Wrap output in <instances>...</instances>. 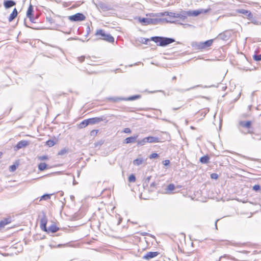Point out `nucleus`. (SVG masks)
Returning <instances> with one entry per match:
<instances>
[{
    "mask_svg": "<svg viewBox=\"0 0 261 261\" xmlns=\"http://www.w3.org/2000/svg\"><path fill=\"white\" fill-rule=\"evenodd\" d=\"M252 189L255 191H257L260 189V186L258 185H255L253 187Z\"/></svg>",
    "mask_w": 261,
    "mask_h": 261,
    "instance_id": "obj_36",
    "label": "nucleus"
},
{
    "mask_svg": "<svg viewBox=\"0 0 261 261\" xmlns=\"http://www.w3.org/2000/svg\"><path fill=\"white\" fill-rule=\"evenodd\" d=\"M46 144L48 146L52 147L55 144V143L54 140H49L46 142Z\"/></svg>",
    "mask_w": 261,
    "mask_h": 261,
    "instance_id": "obj_31",
    "label": "nucleus"
},
{
    "mask_svg": "<svg viewBox=\"0 0 261 261\" xmlns=\"http://www.w3.org/2000/svg\"><path fill=\"white\" fill-rule=\"evenodd\" d=\"M38 159L40 161H43V160H47L48 157L46 155H43V156H40L38 157Z\"/></svg>",
    "mask_w": 261,
    "mask_h": 261,
    "instance_id": "obj_38",
    "label": "nucleus"
},
{
    "mask_svg": "<svg viewBox=\"0 0 261 261\" xmlns=\"http://www.w3.org/2000/svg\"><path fill=\"white\" fill-rule=\"evenodd\" d=\"M85 60V57L84 56H82V57H79L78 58V60L80 62H83Z\"/></svg>",
    "mask_w": 261,
    "mask_h": 261,
    "instance_id": "obj_43",
    "label": "nucleus"
},
{
    "mask_svg": "<svg viewBox=\"0 0 261 261\" xmlns=\"http://www.w3.org/2000/svg\"><path fill=\"white\" fill-rule=\"evenodd\" d=\"M211 177L212 179H217L218 178V175L217 173H212L211 174Z\"/></svg>",
    "mask_w": 261,
    "mask_h": 261,
    "instance_id": "obj_35",
    "label": "nucleus"
},
{
    "mask_svg": "<svg viewBox=\"0 0 261 261\" xmlns=\"http://www.w3.org/2000/svg\"><path fill=\"white\" fill-rule=\"evenodd\" d=\"M159 254V253L158 252H148L142 257V258L146 260H149L156 256Z\"/></svg>",
    "mask_w": 261,
    "mask_h": 261,
    "instance_id": "obj_9",
    "label": "nucleus"
},
{
    "mask_svg": "<svg viewBox=\"0 0 261 261\" xmlns=\"http://www.w3.org/2000/svg\"><path fill=\"white\" fill-rule=\"evenodd\" d=\"M97 145V144H95V146H96Z\"/></svg>",
    "mask_w": 261,
    "mask_h": 261,
    "instance_id": "obj_58",
    "label": "nucleus"
},
{
    "mask_svg": "<svg viewBox=\"0 0 261 261\" xmlns=\"http://www.w3.org/2000/svg\"><path fill=\"white\" fill-rule=\"evenodd\" d=\"M155 184L154 182H152L151 184L150 185V187H154L155 186Z\"/></svg>",
    "mask_w": 261,
    "mask_h": 261,
    "instance_id": "obj_50",
    "label": "nucleus"
},
{
    "mask_svg": "<svg viewBox=\"0 0 261 261\" xmlns=\"http://www.w3.org/2000/svg\"><path fill=\"white\" fill-rule=\"evenodd\" d=\"M136 138H137V137H132V143L136 142H137Z\"/></svg>",
    "mask_w": 261,
    "mask_h": 261,
    "instance_id": "obj_45",
    "label": "nucleus"
},
{
    "mask_svg": "<svg viewBox=\"0 0 261 261\" xmlns=\"http://www.w3.org/2000/svg\"><path fill=\"white\" fill-rule=\"evenodd\" d=\"M95 36H99V39H102L109 42H113L114 38L110 34H106L103 30H97L95 33Z\"/></svg>",
    "mask_w": 261,
    "mask_h": 261,
    "instance_id": "obj_2",
    "label": "nucleus"
},
{
    "mask_svg": "<svg viewBox=\"0 0 261 261\" xmlns=\"http://www.w3.org/2000/svg\"><path fill=\"white\" fill-rule=\"evenodd\" d=\"M175 189V186L173 184H169L166 188V193H170L171 191Z\"/></svg>",
    "mask_w": 261,
    "mask_h": 261,
    "instance_id": "obj_26",
    "label": "nucleus"
},
{
    "mask_svg": "<svg viewBox=\"0 0 261 261\" xmlns=\"http://www.w3.org/2000/svg\"><path fill=\"white\" fill-rule=\"evenodd\" d=\"M150 40L159 43V45L161 46H165L175 42V40L173 38L158 36L152 37Z\"/></svg>",
    "mask_w": 261,
    "mask_h": 261,
    "instance_id": "obj_1",
    "label": "nucleus"
},
{
    "mask_svg": "<svg viewBox=\"0 0 261 261\" xmlns=\"http://www.w3.org/2000/svg\"><path fill=\"white\" fill-rule=\"evenodd\" d=\"M138 249V247H137V246L136 245V244H133V245H132V250H133V251H132V253H135V250H137Z\"/></svg>",
    "mask_w": 261,
    "mask_h": 261,
    "instance_id": "obj_39",
    "label": "nucleus"
},
{
    "mask_svg": "<svg viewBox=\"0 0 261 261\" xmlns=\"http://www.w3.org/2000/svg\"><path fill=\"white\" fill-rule=\"evenodd\" d=\"M240 125L242 127L249 128L251 126V122L250 121H240Z\"/></svg>",
    "mask_w": 261,
    "mask_h": 261,
    "instance_id": "obj_21",
    "label": "nucleus"
},
{
    "mask_svg": "<svg viewBox=\"0 0 261 261\" xmlns=\"http://www.w3.org/2000/svg\"><path fill=\"white\" fill-rule=\"evenodd\" d=\"M147 139L148 141V143H156V142H160V139L158 137L149 136V137H147Z\"/></svg>",
    "mask_w": 261,
    "mask_h": 261,
    "instance_id": "obj_18",
    "label": "nucleus"
},
{
    "mask_svg": "<svg viewBox=\"0 0 261 261\" xmlns=\"http://www.w3.org/2000/svg\"><path fill=\"white\" fill-rule=\"evenodd\" d=\"M18 12L16 8H14L12 11V12L11 13V14L9 16V17L8 18L9 21L11 22L17 16Z\"/></svg>",
    "mask_w": 261,
    "mask_h": 261,
    "instance_id": "obj_14",
    "label": "nucleus"
},
{
    "mask_svg": "<svg viewBox=\"0 0 261 261\" xmlns=\"http://www.w3.org/2000/svg\"><path fill=\"white\" fill-rule=\"evenodd\" d=\"M40 227L42 230L47 231L46 224L47 222V218L44 214H43L40 219Z\"/></svg>",
    "mask_w": 261,
    "mask_h": 261,
    "instance_id": "obj_6",
    "label": "nucleus"
},
{
    "mask_svg": "<svg viewBox=\"0 0 261 261\" xmlns=\"http://www.w3.org/2000/svg\"><path fill=\"white\" fill-rule=\"evenodd\" d=\"M191 45L193 47H194L195 49H204L203 46V43L202 42H194L192 43Z\"/></svg>",
    "mask_w": 261,
    "mask_h": 261,
    "instance_id": "obj_16",
    "label": "nucleus"
},
{
    "mask_svg": "<svg viewBox=\"0 0 261 261\" xmlns=\"http://www.w3.org/2000/svg\"><path fill=\"white\" fill-rule=\"evenodd\" d=\"M208 11V10L200 9L195 11H186L187 16H197L201 13H205Z\"/></svg>",
    "mask_w": 261,
    "mask_h": 261,
    "instance_id": "obj_4",
    "label": "nucleus"
},
{
    "mask_svg": "<svg viewBox=\"0 0 261 261\" xmlns=\"http://www.w3.org/2000/svg\"><path fill=\"white\" fill-rule=\"evenodd\" d=\"M162 15L163 16H168L170 17V19L169 20H167V21L170 22H174V20H173L172 19L173 18H174L175 13L165 12L164 13H162Z\"/></svg>",
    "mask_w": 261,
    "mask_h": 261,
    "instance_id": "obj_12",
    "label": "nucleus"
},
{
    "mask_svg": "<svg viewBox=\"0 0 261 261\" xmlns=\"http://www.w3.org/2000/svg\"><path fill=\"white\" fill-rule=\"evenodd\" d=\"M147 138L145 137L141 140H137V145L138 146H143V145H145L146 143H148V141H147Z\"/></svg>",
    "mask_w": 261,
    "mask_h": 261,
    "instance_id": "obj_22",
    "label": "nucleus"
},
{
    "mask_svg": "<svg viewBox=\"0 0 261 261\" xmlns=\"http://www.w3.org/2000/svg\"><path fill=\"white\" fill-rule=\"evenodd\" d=\"M199 161L202 164H207L210 162V157L207 155H204L200 158Z\"/></svg>",
    "mask_w": 261,
    "mask_h": 261,
    "instance_id": "obj_19",
    "label": "nucleus"
},
{
    "mask_svg": "<svg viewBox=\"0 0 261 261\" xmlns=\"http://www.w3.org/2000/svg\"><path fill=\"white\" fill-rule=\"evenodd\" d=\"M178 108H173V110H177Z\"/></svg>",
    "mask_w": 261,
    "mask_h": 261,
    "instance_id": "obj_55",
    "label": "nucleus"
},
{
    "mask_svg": "<svg viewBox=\"0 0 261 261\" xmlns=\"http://www.w3.org/2000/svg\"><path fill=\"white\" fill-rule=\"evenodd\" d=\"M136 180L135 176L132 174V182H135Z\"/></svg>",
    "mask_w": 261,
    "mask_h": 261,
    "instance_id": "obj_47",
    "label": "nucleus"
},
{
    "mask_svg": "<svg viewBox=\"0 0 261 261\" xmlns=\"http://www.w3.org/2000/svg\"><path fill=\"white\" fill-rule=\"evenodd\" d=\"M124 132L125 133H130V129L129 128H126L124 129Z\"/></svg>",
    "mask_w": 261,
    "mask_h": 261,
    "instance_id": "obj_46",
    "label": "nucleus"
},
{
    "mask_svg": "<svg viewBox=\"0 0 261 261\" xmlns=\"http://www.w3.org/2000/svg\"><path fill=\"white\" fill-rule=\"evenodd\" d=\"M10 223V220L9 218L5 219L3 220L0 221V228L4 227L6 225Z\"/></svg>",
    "mask_w": 261,
    "mask_h": 261,
    "instance_id": "obj_23",
    "label": "nucleus"
},
{
    "mask_svg": "<svg viewBox=\"0 0 261 261\" xmlns=\"http://www.w3.org/2000/svg\"><path fill=\"white\" fill-rule=\"evenodd\" d=\"M253 59L255 61H260L261 60V54L260 55H254L253 56Z\"/></svg>",
    "mask_w": 261,
    "mask_h": 261,
    "instance_id": "obj_32",
    "label": "nucleus"
},
{
    "mask_svg": "<svg viewBox=\"0 0 261 261\" xmlns=\"http://www.w3.org/2000/svg\"><path fill=\"white\" fill-rule=\"evenodd\" d=\"M66 152H67L66 149H63L59 152L58 154L59 155H63V154H65Z\"/></svg>",
    "mask_w": 261,
    "mask_h": 261,
    "instance_id": "obj_40",
    "label": "nucleus"
},
{
    "mask_svg": "<svg viewBox=\"0 0 261 261\" xmlns=\"http://www.w3.org/2000/svg\"><path fill=\"white\" fill-rule=\"evenodd\" d=\"M47 165L45 163H41L38 165V169L40 171H43L46 168Z\"/></svg>",
    "mask_w": 261,
    "mask_h": 261,
    "instance_id": "obj_27",
    "label": "nucleus"
},
{
    "mask_svg": "<svg viewBox=\"0 0 261 261\" xmlns=\"http://www.w3.org/2000/svg\"><path fill=\"white\" fill-rule=\"evenodd\" d=\"M15 5V2L12 0H6L4 2V6L6 9L10 8Z\"/></svg>",
    "mask_w": 261,
    "mask_h": 261,
    "instance_id": "obj_10",
    "label": "nucleus"
},
{
    "mask_svg": "<svg viewBox=\"0 0 261 261\" xmlns=\"http://www.w3.org/2000/svg\"><path fill=\"white\" fill-rule=\"evenodd\" d=\"M219 220V219H217L216 220V221L215 222V227H216V228L217 229V223L218 222V221Z\"/></svg>",
    "mask_w": 261,
    "mask_h": 261,
    "instance_id": "obj_52",
    "label": "nucleus"
},
{
    "mask_svg": "<svg viewBox=\"0 0 261 261\" xmlns=\"http://www.w3.org/2000/svg\"><path fill=\"white\" fill-rule=\"evenodd\" d=\"M59 229V228L57 227L55 225H51L48 228V230L49 232L54 233L57 232Z\"/></svg>",
    "mask_w": 261,
    "mask_h": 261,
    "instance_id": "obj_25",
    "label": "nucleus"
},
{
    "mask_svg": "<svg viewBox=\"0 0 261 261\" xmlns=\"http://www.w3.org/2000/svg\"><path fill=\"white\" fill-rule=\"evenodd\" d=\"M133 164L135 166H141L142 165L143 166H145L146 164V159H145L144 158L139 155L138 158L134 160L133 161Z\"/></svg>",
    "mask_w": 261,
    "mask_h": 261,
    "instance_id": "obj_5",
    "label": "nucleus"
},
{
    "mask_svg": "<svg viewBox=\"0 0 261 261\" xmlns=\"http://www.w3.org/2000/svg\"><path fill=\"white\" fill-rule=\"evenodd\" d=\"M213 40L210 39V40H208L205 42H202L203 48H206V47H210V46H211L213 43Z\"/></svg>",
    "mask_w": 261,
    "mask_h": 261,
    "instance_id": "obj_24",
    "label": "nucleus"
},
{
    "mask_svg": "<svg viewBox=\"0 0 261 261\" xmlns=\"http://www.w3.org/2000/svg\"><path fill=\"white\" fill-rule=\"evenodd\" d=\"M240 13L244 14L248 17H250L251 15V13L249 11L244 9H241L239 11Z\"/></svg>",
    "mask_w": 261,
    "mask_h": 261,
    "instance_id": "obj_28",
    "label": "nucleus"
},
{
    "mask_svg": "<svg viewBox=\"0 0 261 261\" xmlns=\"http://www.w3.org/2000/svg\"><path fill=\"white\" fill-rule=\"evenodd\" d=\"M68 19L71 21H81L84 20L86 17L83 14L77 13L74 15L69 16Z\"/></svg>",
    "mask_w": 261,
    "mask_h": 261,
    "instance_id": "obj_3",
    "label": "nucleus"
},
{
    "mask_svg": "<svg viewBox=\"0 0 261 261\" xmlns=\"http://www.w3.org/2000/svg\"><path fill=\"white\" fill-rule=\"evenodd\" d=\"M163 164L165 166H168L170 164V161L168 160H166L163 162Z\"/></svg>",
    "mask_w": 261,
    "mask_h": 261,
    "instance_id": "obj_42",
    "label": "nucleus"
},
{
    "mask_svg": "<svg viewBox=\"0 0 261 261\" xmlns=\"http://www.w3.org/2000/svg\"><path fill=\"white\" fill-rule=\"evenodd\" d=\"M90 124V122L88 119L84 120L82 122L80 123L79 125V127L80 128H83L87 126L88 124Z\"/></svg>",
    "mask_w": 261,
    "mask_h": 261,
    "instance_id": "obj_20",
    "label": "nucleus"
},
{
    "mask_svg": "<svg viewBox=\"0 0 261 261\" xmlns=\"http://www.w3.org/2000/svg\"><path fill=\"white\" fill-rule=\"evenodd\" d=\"M150 178H151V176H148L146 178V182L147 181V182H149L150 179Z\"/></svg>",
    "mask_w": 261,
    "mask_h": 261,
    "instance_id": "obj_48",
    "label": "nucleus"
},
{
    "mask_svg": "<svg viewBox=\"0 0 261 261\" xmlns=\"http://www.w3.org/2000/svg\"><path fill=\"white\" fill-rule=\"evenodd\" d=\"M134 19L144 25L149 24V18H141L140 17H134Z\"/></svg>",
    "mask_w": 261,
    "mask_h": 261,
    "instance_id": "obj_11",
    "label": "nucleus"
},
{
    "mask_svg": "<svg viewBox=\"0 0 261 261\" xmlns=\"http://www.w3.org/2000/svg\"><path fill=\"white\" fill-rule=\"evenodd\" d=\"M33 7L31 4H30L27 12V16L31 22H35L33 14Z\"/></svg>",
    "mask_w": 261,
    "mask_h": 261,
    "instance_id": "obj_8",
    "label": "nucleus"
},
{
    "mask_svg": "<svg viewBox=\"0 0 261 261\" xmlns=\"http://www.w3.org/2000/svg\"><path fill=\"white\" fill-rule=\"evenodd\" d=\"M51 194H45L41 196L40 200H48L50 198Z\"/></svg>",
    "mask_w": 261,
    "mask_h": 261,
    "instance_id": "obj_30",
    "label": "nucleus"
},
{
    "mask_svg": "<svg viewBox=\"0 0 261 261\" xmlns=\"http://www.w3.org/2000/svg\"><path fill=\"white\" fill-rule=\"evenodd\" d=\"M108 99L111 101L114 102H117L120 100H121L123 99L121 97H109L108 98Z\"/></svg>",
    "mask_w": 261,
    "mask_h": 261,
    "instance_id": "obj_29",
    "label": "nucleus"
},
{
    "mask_svg": "<svg viewBox=\"0 0 261 261\" xmlns=\"http://www.w3.org/2000/svg\"><path fill=\"white\" fill-rule=\"evenodd\" d=\"M150 41V39H146V38H142L141 42L144 44H147V42Z\"/></svg>",
    "mask_w": 261,
    "mask_h": 261,
    "instance_id": "obj_41",
    "label": "nucleus"
},
{
    "mask_svg": "<svg viewBox=\"0 0 261 261\" xmlns=\"http://www.w3.org/2000/svg\"><path fill=\"white\" fill-rule=\"evenodd\" d=\"M179 18L181 20H185L187 18L186 11H182L179 13H175L174 18Z\"/></svg>",
    "mask_w": 261,
    "mask_h": 261,
    "instance_id": "obj_15",
    "label": "nucleus"
},
{
    "mask_svg": "<svg viewBox=\"0 0 261 261\" xmlns=\"http://www.w3.org/2000/svg\"><path fill=\"white\" fill-rule=\"evenodd\" d=\"M161 21V18H149V24H156Z\"/></svg>",
    "mask_w": 261,
    "mask_h": 261,
    "instance_id": "obj_17",
    "label": "nucleus"
},
{
    "mask_svg": "<svg viewBox=\"0 0 261 261\" xmlns=\"http://www.w3.org/2000/svg\"><path fill=\"white\" fill-rule=\"evenodd\" d=\"M141 95H136L132 96V101L136 100L137 99H139L141 98Z\"/></svg>",
    "mask_w": 261,
    "mask_h": 261,
    "instance_id": "obj_34",
    "label": "nucleus"
},
{
    "mask_svg": "<svg viewBox=\"0 0 261 261\" xmlns=\"http://www.w3.org/2000/svg\"><path fill=\"white\" fill-rule=\"evenodd\" d=\"M130 179H131V178H130V175H129L128 176V180L129 182H130Z\"/></svg>",
    "mask_w": 261,
    "mask_h": 261,
    "instance_id": "obj_51",
    "label": "nucleus"
},
{
    "mask_svg": "<svg viewBox=\"0 0 261 261\" xmlns=\"http://www.w3.org/2000/svg\"><path fill=\"white\" fill-rule=\"evenodd\" d=\"M76 184H77V182H76V181L75 180V179H74V177H73V185H76Z\"/></svg>",
    "mask_w": 261,
    "mask_h": 261,
    "instance_id": "obj_49",
    "label": "nucleus"
},
{
    "mask_svg": "<svg viewBox=\"0 0 261 261\" xmlns=\"http://www.w3.org/2000/svg\"><path fill=\"white\" fill-rule=\"evenodd\" d=\"M16 167H17V166L16 165H11L10 167V171L11 172H13L16 169Z\"/></svg>",
    "mask_w": 261,
    "mask_h": 261,
    "instance_id": "obj_37",
    "label": "nucleus"
},
{
    "mask_svg": "<svg viewBox=\"0 0 261 261\" xmlns=\"http://www.w3.org/2000/svg\"><path fill=\"white\" fill-rule=\"evenodd\" d=\"M175 79H176V76H174V77H173V80H175Z\"/></svg>",
    "mask_w": 261,
    "mask_h": 261,
    "instance_id": "obj_54",
    "label": "nucleus"
},
{
    "mask_svg": "<svg viewBox=\"0 0 261 261\" xmlns=\"http://www.w3.org/2000/svg\"><path fill=\"white\" fill-rule=\"evenodd\" d=\"M193 88H190V89H188L187 90H189L190 89H192Z\"/></svg>",
    "mask_w": 261,
    "mask_h": 261,
    "instance_id": "obj_57",
    "label": "nucleus"
},
{
    "mask_svg": "<svg viewBox=\"0 0 261 261\" xmlns=\"http://www.w3.org/2000/svg\"><path fill=\"white\" fill-rule=\"evenodd\" d=\"M90 124H94L97 123L100 121H102L103 120V117H94L89 119Z\"/></svg>",
    "mask_w": 261,
    "mask_h": 261,
    "instance_id": "obj_13",
    "label": "nucleus"
},
{
    "mask_svg": "<svg viewBox=\"0 0 261 261\" xmlns=\"http://www.w3.org/2000/svg\"><path fill=\"white\" fill-rule=\"evenodd\" d=\"M127 100H130V96H129L126 99Z\"/></svg>",
    "mask_w": 261,
    "mask_h": 261,
    "instance_id": "obj_53",
    "label": "nucleus"
},
{
    "mask_svg": "<svg viewBox=\"0 0 261 261\" xmlns=\"http://www.w3.org/2000/svg\"><path fill=\"white\" fill-rule=\"evenodd\" d=\"M124 142L125 143H130V137H127V138H126L125 140H124Z\"/></svg>",
    "mask_w": 261,
    "mask_h": 261,
    "instance_id": "obj_44",
    "label": "nucleus"
},
{
    "mask_svg": "<svg viewBox=\"0 0 261 261\" xmlns=\"http://www.w3.org/2000/svg\"><path fill=\"white\" fill-rule=\"evenodd\" d=\"M29 144V142L26 140H21L19 141L14 147L15 150H18L21 148L25 147Z\"/></svg>",
    "mask_w": 261,
    "mask_h": 261,
    "instance_id": "obj_7",
    "label": "nucleus"
},
{
    "mask_svg": "<svg viewBox=\"0 0 261 261\" xmlns=\"http://www.w3.org/2000/svg\"><path fill=\"white\" fill-rule=\"evenodd\" d=\"M158 157H159V154L158 153H153L149 155V158L150 159H156V158H157Z\"/></svg>",
    "mask_w": 261,
    "mask_h": 261,
    "instance_id": "obj_33",
    "label": "nucleus"
},
{
    "mask_svg": "<svg viewBox=\"0 0 261 261\" xmlns=\"http://www.w3.org/2000/svg\"><path fill=\"white\" fill-rule=\"evenodd\" d=\"M2 154V153L0 152V155Z\"/></svg>",
    "mask_w": 261,
    "mask_h": 261,
    "instance_id": "obj_56",
    "label": "nucleus"
}]
</instances>
